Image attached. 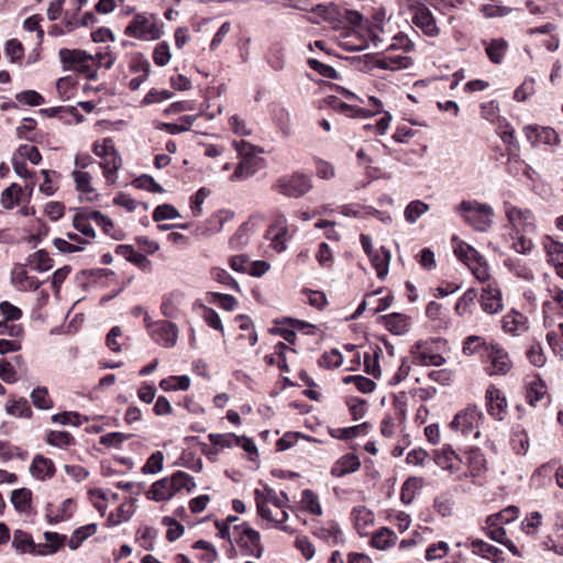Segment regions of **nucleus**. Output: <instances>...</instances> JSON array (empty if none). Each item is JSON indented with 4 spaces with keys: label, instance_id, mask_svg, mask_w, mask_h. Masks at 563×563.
Returning <instances> with one entry per match:
<instances>
[{
    "label": "nucleus",
    "instance_id": "44",
    "mask_svg": "<svg viewBox=\"0 0 563 563\" xmlns=\"http://www.w3.org/2000/svg\"><path fill=\"white\" fill-rule=\"evenodd\" d=\"M423 479L420 477H409L401 487L400 499L409 505L415 499L416 494L422 488Z\"/></svg>",
    "mask_w": 563,
    "mask_h": 563
},
{
    "label": "nucleus",
    "instance_id": "8",
    "mask_svg": "<svg viewBox=\"0 0 563 563\" xmlns=\"http://www.w3.org/2000/svg\"><path fill=\"white\" fill-rule=\"evenodd\" d=\"M233 532L236 533V544L244 549L247 554L257 559L262 556L263 547L258 531L253 529L249 523L243 522L241 525H234Z\"/></svg>",
    "mask_w": 563,
    "mask_h": 563
},
{
    "label": "nucleus",
    "instance_id": "15",
    "mask_svg": "<svg viewBox=\"0 0 563 563\" xmlns=\"http://www.w3.org/2000/svg\"><path fill=\"white\" fill-rule=\"evenodd\" d=\"M413 363L421 366H441L445 358L433 350V344L428 341H418L412 346Z\"/></svg>",
    "mask_w": 563,
    "mask_h": 563
},
{
    "label": "nucleus",
    "instance_id": "33",
    "mask_svg": "<svg viewBox=\"0 0 563 563\" xmlns=\"http://www.w3.org/2000/svg\"><path fill=\"white\" fill-rule=\"evenodd\" d=\"M386 329L396 335H402L410 329V318L402 313H389L383 317Z\"/></svg>",
    "mask_w": 563,
    "mask_h": 563
},
{
    "label": "nucleus",
    "instance_id": "27",
    "mask_svg": "<svg viewBox=\"0 0 563 563\" xmlns=\"http://www.w3.org/2000/svg\"><path fill=\"white\" fill-rule=\"evenodd\" d=\"M100 158H101V162L99 163V167L103 172V177H104L107 184L108 185L115 184V181L118 179V172H119L120 167L122 166V159H121V156L119 155L118 151L111 152L109 156L107 155V156H102Z\"/></svg>",
    "mask_w": 563,
    "mask_h": 563
},
{
    "label": "nucleus",
    "instance_id": "29",
    "mask_svg": "<svg viewBox=\"0 0 563 563\" xmlns=\"http://www.w3.org/2000/svg\"><path fill=\"white\" fill-rule=\"evenodd\" d=\"M351 516L358 534L361 537L367 536L369 528L375 521L373 511L365 506H357L353 508Z\"/></svg>",
    "mask_w": 563,
    "mask_h": 563
},
{
    "label": "nucleus",
    "instance_id": "46",
    "mask_svg": "<svg viewBox=\"0 0 563 563\" xmlns=\"http://www.w3.org/2000/svg\"><path fill=\"white\" fill-rule=\"evenodd\" d=\"M12 547L21 553L36 552V545L31 536L22 530H15L13 533Z\"/></svg>",
    "mask_w": 563,
    "mask_h": 563
},
{
    "label": "nucleus",
    "instance_id": "45",
    "mask_svg": "<svg viewBox=\"0 0 563 563\" xmlns=\"http://www.w3.org/2000/svg\"><path fill=\"white\" fill-rule=\"evenodd\" d=\"M300 506L305 511L316 516L322 515V507L319 501V496L311 489H303L301 493Z\"/></svg>",
    "mask_w": 563,
    "mask_h": 563
},
{
    "label": "nucleus",
    "instance_id": "22",
    "mask_svg": "<svg viewBox=\"0 0 563 563\" xmlns=\"http://www.w3.org/2000/svg\"><path fill=\"white\" fill-rule=\"evenodd\" d=\"M434 462L442 470L452 474L460 471L461 459L450 445H444L434 451Z\"/></svg>",
    "mask_w": 563,
    "mask_h": 563
},
{
    "label": "nucleus",
    "instance_id": "34",
    "mask_svg": "<svg viewBox=\"0 0 563 563\" xmlns=\"http://www.w3.org/2000/svg\"><path fill=\"white\" fill-rule=\"evenodd\" d=\"M466 466L472 477L484 474L487 470V461L484 453L479 449H471L466 454Z\"/></svg>",
    "mask_w": 563,
    "mask_h": 563
},
{
    "label": "nucleus",
    "instance_id": "62",
    "mask_svg": "<svg viewBox=\"0 0 563 563\" xmlns=\"http://www.w3.org/2000/svg\"><path fill=\"white\" fill-rule=\"evenodd\" d=\"M180 217L179 212L168 203L159 205L155 208L153 212V220L155 222H161L164 220H174Z\"/></svg>",
    "mask_w": 563,
    "mask_h": 563
},
{
    "label": "nucleus",
    "instance_id": "55",
    "mask_svg": "<svg viewBox=\"0 0 563 563\" xmlns=\"http://www.w3.org/2000/svg\"><path fill=\"white\" fill-rule=\"evenodd\" d=\"M547 394V386L541 380L532 382L527 388V401L530 406L536 407L537 404Z\"/></svg>",
    "mask_w": 563,
    "mask_h": 563
},
{
    "label": "nucleus",
    "instance_id": "9",
    "mask_svg": "<svg viewBox=\"0 0 563 563\" xmlns=\"http://www.w3.org/2000/svg\"><path fill=\"white\" fill-rule=\"evenodd\" d=\"M265 240L269 242V247L276 253H282L287 249V242L290 239L288 220L285 214L275 216L269 224Z\"/></svg>",
    "mask_w": 563,
    "mask_h": 563
},
{
    "label": "nucleus",
    "instance_id": "4",
    "mask_svg": "<svg viewBox=\"0 0 563 563\" xmlns=\"http://www.w3.org/2000/svg\"><path fill=\"white\" fill-rule=\"evenodd\" d=\"M456 210L475 230L486 231L493 224L494 210L489 205L468 200L462 201Z\"/></svg>",
    "mask_w": 563,
    "mask_h": 563
},
{
    "label": "nucleus",
    "instance_id": "52",
    "mask_svg": "<svg viewBox=\"0 0 563 563\" xmlns=\"http://www.w3.org/2000/svg\"><path fill=\"white\" fill-rule=\"evenodd\" d=\"M44 538L46 544L38 545V553L41 554H52L55 553L64 543L66 537L62 536L57 532H45Z\"/></svg>",
    "mask_w": 563,
    "mask_h": 563
},
{
    "label": "nucleus",
    "instance_id": "50",
    "mask_svg": "<svg viewBox=\"0 0 563 563\" xmlns=\"http://www.w3.org/2000/svg\"><path fill=\"white\" fill-rule=\"evenodd\" d=\"M32 493L27 488L15 489L11 494V503L20 512H25L31 508Z\"/></svg>",
    "mask_w": 563,
    "mask_h": 563
},
{
    "label": "nucleus",
    "instance_id": "28",
    "mask_svg": "<svg viewBox=\"0 0 563 563\" xmlns=\"http://www.w3.org/2000/svg\"><path fill=\"white\" fill-rule=\"evenodd\" d=\"M29 470L31 475L38 481L48 479L55 474V465L53 461L41 454H36L33 457Z\"/></svg>",
    "mask_w": 563,
    "mask_h": 563
},
{
    "label": "nucleus",
    "instance_id": "12",
    "mask_svg": "<svg viewBox=\"0 0 563 563\" xmlns=\"http://www.w3.org/2000/svg\"><path fill=\"white\" fill-rule=\"evenodd\" d=\"M187 307V296L179 289L165 294L162 298L161 312L169 319L181 317Z\"/></svg>",
    "mask_w": 563,
    "mask_h": 563
},
{
    "label": "nucleus",
    "instance_id": "36",
    "mask_svg": "<svg viewBox=\"0 0 563 563\" xmlns=\"http://www.w3.org/2000/svg\"><path fill=\"white\" fill-rule=\"evenodd\" d=\"M471 547L474 554L492 560L494 563H500L504 561L501 550L485 542L484 540L475 539L471 542Z\"/></svg>",
    "mask_w": 563,
    "mask_h": 563
},
{
    "label": "nucleus",
    "instance_id": "35",
    "mask_svg": "<svg viewBox=\"0 0 563 563\" xmlns=\"http://www.w3.org/2000/svg\"><path fill=\"white\" fill-rule=\"evenodd\" d=\"M372 266L376 271L377 277L384 279L388 274L390 252L385 246L377 249L372 255L368 256Z\"/></svg>",
    "mask_w": 563,
    "mask_h": 563
},
{
    "label": "nucleus",
    "instance_id": "47",
    "mask_svg": "<svg viewBox=\"0 0 563 563\" xmlns=\"http://www.w3.org/2000/svg\"><path fill=\"white\" fill-rule=\"evenodd\" d=\"M97 525L96 523H89L82 527H79L76 529L71 537L68 540V547L71 550H76L80 547V544L87 540L89 537L95 534L97 532Z\"/></svg>",
    "mask_w": 563,
    "mask_h": 563
},
{
    "label": "nucleus",
    "instance_id": "1",
    "mask_svg": "<svg viewBox=\"0 0 563 563\" xmlns=\"http://www.w3.org/2000/svg\"><path fill=\"white\" fill-rule=\"evenodd\" d=\"M256 510L258 517L267 527L277 528L284 532L292 533L294 530L286 525L289 518L287 512L289 497L285 492L277 493L274 488L264 485L262 489L254 490Z\"/></svg>",
    "mask_w": 563,
    "mask_h": 563
},
{
    "label": "nucleus",
    "instance_id": "11",
    "mask_svg": "<svg viewBox=\"0 0 563 563\" xmlns=\"http://www.w3.org/2000/svg\"><path fill=\"white\" fill-rule=\"evenodd\" d=\"M486 357L489 363V375H506L512 367L508 352L499 344L489 343Z\"/></svg>",
    "mask_w": 563,
    "mask_h": 563
},
{
    "label": "nucleus",
    "instance_id": "17",
    "mask_svg": "<svg viewBox=\"0 0 563 563\" xmlns=\"http://www.w3.org/2000/svg\"><path fill=\"white\" fill-rule=\"evenodd\" d=\"M71 176L76 185V190L79 192L81 200L91 202L98 199L99 194L92 184V175L90 172L75 169L71 173Z\"/></svg>",
    "mask_w": 563,
    "mask_h": 563
},
{
    "label": "nucleus",
    "instance_id": "48",
    "mask_svg": "<svg viewBox=\"0 0 563 563\" xmlns=\"http://www.w3.org/2000/svg\"><path fill=\"white\" fill-rule=\"evenodd\" d=\"M368 424L366 422L356 424L347 428H339L335 430H331L330 434L332 438L340 440H349L353 438H357L367 433Z\"/></svg>",
    "mask_w": 563,
    "mask_h": 563
},
{
    "label": "nucleus",
    "instance_id": "59",
    "mask_svg": "<svg viewBox=\"0 0 563 563\" xmlns=\"http://www.w3.org/2000/svg\"><path fill=\"white\" fill-rule=\"evenodd\" d=\"M132 185L137 189L147 190L150 192H163V187L155 181V179L146 174L136 177Z\"/></svg>",
    "mask_w": 563,
    "mask_h": 563
},
{
    "label": "nucleus",
    "instance_id": "19",
    "mask_svg": "<svg viewBox=\"0 0 563 563\" xmlns=\"http://www.w3.org/2000/svg\"><path fill=\"white\" fill-rule=\"evenodd\" d=\"M412 23L420 29L427 36L439 35V27L435 23L432 12L423 5L417 7L413 10Z\"/></svg>",
    "mask_w": 563,
    "mask_h": 563
},
{
    "label": "nucleus",
    "instance_id": "14",
    "mask_svg": "<svg viewBox=\"0 0 563 563\" xmlns=\"http://www.w3.org/2000/svg\"><path fill=\"white\" fill-rule=\"evenodd\" d=\"M178 334L179 330L176 323L167 320H159L153 324L150 335L155 343L169 349L176 345Z\"/></svg>",
    "mask_w": 563,
    "mask_h": 563
},
{
    "label": "nucleus",
    "instance_id": "18",
    "mask_svg": "<svg viewBox=\"0 0 563 563\" xmlns=\"http://www.w3.org/2000/svg\"><path fill=\"white\" fill-rule=\"evenodd\" d=\"M523 133L532 146L538 144L558 145L560 139L554 129L549 126L527 125Z\"/></svg>",
    "mask_w": 563,
    "mask_h": 563
},
{
    "label": "nucleus",
    "instance_id": "54",
    "mask_svg": "<svg viewBox=\"0 0 563 563\" xmlns=\"http://www.w3.org/2000/svg\"><path fill=\"white\" fill-rule=\"evenodd\" d=\"M428 210L429 205L421 200H413L405 209V219L409 223H416Z\"/></svg>",
    "mask_w": 563,
    "mask_h": 563
},
{
    "label": "nucleus",
    "instance_id": "21",
    "mask_svg": "<svg viewBox=\"0 0 563 563\" xmlns=\"http://www.w3.org/2000/svg\"><path fill=\"white\" fill-rule=\"evenodd\" d=\"M412 65L411 57L400 54H387L373 60V67L384 70L397 71L407 69Z\"/></svg>",
    "mask_w": 563,
    "mask_h": 563
},
{
    "label": "nucleus",
    "instance_id": "31",
    "mask_svg": "<svg viewBox=\"0 0 563 563\" xmlns=\"http://www.w3.org/2000/svg\"><path fill=\"white\" fill-rule=\"evenodd\" d=\"M75 510L76 501L73 498H66L55 509L48 508L46 512V518L51 525L58 523L71 518Z\"/></svg>",
    "mask_w": 563,
    "mask_h": 563
},
{
    "label": "nucleus",
    "instance_id": "42",
    "mask_svg": "<svg viewBox=\"0 0 563 563\" xmlns=\"http://www.w3.org/2000/svg\"><path fill=\"white\" fill-rule=\"evenodd\" d=\"M12 279L16 287L22 290H36L41 282L35 277L27 276L23 267H16L12 272Z\"/></svg>",
    "mask_w": 563,
    "mask_h": 563
},
{
    "label": "nucleus",
    "instance_id": "64",
    "mask_svg": "<svg viewBox=\"0 0 563 563\" xmlns=\"http://www.w3.org/2000/svg\"><path fill=\"white\" fill-rule=\"evenodd\" d=\"M544 249L552 263H561L563 261V244L547 238L544 241Z\"/></svg>",
    "mask_w": 563,
    "mask_h": 563
},
{
    "label": "nucleus",
    "instance_id": "16",
    "mask_svg": "<svg viewBox=\"0 0 563 563\" xmlns=\"http://www.w3.org/2000/svg\"><path fill=\"white\" fill-rule=\"evenodd\" d=\"M485 400L488 415L496 421H503L508 413V402L504 393L490 385L486 389Z\"/></svg>",
    "mask_w": 563,
    "mask_h": 563
},
{
    "label": "nucleus",
    "instance_id": "58",
    "mask_svg": "<svg viewBox=\"0 0 563 563\" xmlns=\"http://www.w3.org/2000/svg\"><path fill=\"white\" fill-rule=\"evenodd\" d=\"M5 411L10 416L29 418L31 416V409L25 399L20 400H8L5 404Z\"/></svg>",
    "mask_w": 563,
    "mask_h": 563
},
{
    "label": "nucleus",
    "instance_id": "57",
    "mask_svg": "<svg viewBox=\"0 0 563 563\" xmlns=\"http://www.w3.org/2000/svg\"><path fill=\"white\" fill-rule=\"evenodd\" d=\"M344 384H354L358 391L363 394L372 393L375 389V383L362 375H349L343 378Z\"/></svg>",
    "mask_w": 563,
    "mask_h": 563
},
{
    "label": "nucleus",
    "instance_id": "60",
    "mask_svg": "<svg viewBox=\"0 0 563 563\" xmlns=\"http://www.w3.org/2000/svg\"><path fill=\"white\" fill-rule=\"evenodd\" d=\"M194 115H183L179 119L178 123H164L163 129H165L170 134H179L186 131H189L195 122Z\"/></svg>",
    "mask_w": 563,
    "mask_h": 563
},
{
    "label": "nucleus",
    "instance_id": "61",
    "mask_svg": "<svg viewBox=\"0 0 563 563\" xmlns=\"http://www.w3.org/2000/svg\"><path fill=\"white\" fill-rule=\"evenodd\" d=\"M46 442L57 448H67L74 443V438L66 431H51Z\"/></svg>",
    "mask_w": 563,
    "mask_h": 563
},
{
    "label": "nucleus",
    "instance_id": "5",
    "mask_svg": "<svg viewBox=\"0 0 563 563\" xmlns=\"http://www.w3.org/2000/svg\"><path fill=\"white\" fill-rule=\"evenodd\" d=\"M454 254L472 272L474 277L481 283H487L490 279V269L486 260L477 250L465 242H460L454 249Z\"/></svg>",
    "mask_w": 563,
    "mask_h": 563
},
{
    "label": "nucleus",
    "instance_id": "38",
    "mask_svg": "<svg viewBox=\"0 0 563 563\" xmlns=\"http://www.w3.org/2000/svg\"><path fill=\"white\" fill-rule=\"evenodd\" d=\"M131 70L140 73L139 76L132 78L129 82V88L135 91L146 81L150 75V63L143 57H137L132 62Z\"/></svg>",
    "mask_w": 563,
    "mask_h": 563
},
{
    "label": "nucleus",
    "instance_id": "41",
    "mask_svg": "<svg viewBox=\"0 0 563 563\" xmlns=\"http://www.w3.org/2000/svg\"><path fill=\"white\" fill-rule=\"evenodd\" d=\"M508 49V43L504 38L492 40L485 48L486 55L494 64H500Z\"/></svg>",
    "mask_w": 563,
    "mask_h": 563
},
{
    "label": "nucleus",
    "instance_id": "26",
    "mask_svg": "<svg viewBox=\"0 0 563 563\" xmlns=\"http://www.w3.org/2000/svg\"><path fill=\"white\" fill-rule=\"evenodd\" d=\"M360 467L361 461L358 456L353 453H349L341 456L333 463L330 474L334 477H343L356 472Z\"/></svg>",
    "mask_w": 563,
    "mask_h": 563
},
{
    "label": "nucleus",
    "instance_id": "2",
    "mask_svg": "<svg viewBox=\"0 0 563 563\" xmlns=\"http://www.w3.org/2000/svg\"><path fill=\"white\" fill-rule=\"evenodd\" d=\"M196 487L194 477L183 471L175 472L169 477H164L153 483L146 493L148 499L156 503L172 499L181 489L191 492Z\"/></svg>",
    "mask_w": 563,
    "mask_h": 563
},
{
    "label": "nucleus",
    "instance_id": "40",
    "mask_svg": "<svg viewBox=\"0 0 563 563\" xmlns=\"http://www.w3.org/2000/svg\"><path fill=\"white\" fill-rule=\"evenodd\" d=\"M22 197V187L13 183L2 191L0 197V203L4 209H12L21 202Z\"/></svg>",
    "mask_w": 563,
    "mask_h": 563
},
{
    "label": "nucleus",
    "instance_id": "63",
    "mask_svg": "<svg viewBox=\"0 0 563 563\" xmlns=\"http://www.w3.org/2000/svg\"><path fill=\"white\" fill-rule=\"evenodd\" d=\"M512 450L517 454L525 455L529 450V437L526 430H518L511 438Z\"/></svg>",
    "mask_w": 563,
    "mask_h": 563
},
{
    "label": "nucleus",
    "instance_id": "7",
    "mask_svg": "<svg viewBox=\"0 0 563 563\" xmlns=\"http://www.w3.org/2000/svg\"><path fill=\"white\" fill-rule=\"evenodd\" d=\"M485 420L484 413L476 406H468L459 411L450 422V429L461 432L463 435H472L474 439L481 437L479 427Z\"/></svg>",
    "mask_w": 563,
    "mask_h": 563
},
{
    "label": "nucleus",
    "instance_id": "3",
    "mask_svg": "<svg viewBox=\"0 0 563 563\" xmlns=\"http://www.w3.org/2000/svg\"><path fill=\"white\" fill-rule=\"evenodd\" d=\"M164 24L155 13L137 12L124 29V35L139 41H156L164 34Z\"/></svg>",
    "mask_w": 563,
    "mask_h": 563
},
{
    "label": "nucleus",
    "instance_id": "10",
    "mask_svg": "<svg viewBox=\"0 0 563 563\" xmlns=\"http://www.w3.org/2000/svg\"><path fill=\"white\" fill-rule=\"evenodd\" d=\"M505 212L509 223L518 233H530L536 230V219L530 210L505 203Z\"/></svg>",
    "mask_w": 563,
    "mask_h": 563
},
{
    "label": "nucleus",
    "instance_id": "23",
    "mask_svg": "<svg viewBox=\"0 0 563 563\" xmlns=\"http://www.w3.org/2000/svg\"><path fill=\"white\" fill-rule=\"evenodd\" d=\"M258 152L249 154L247 156L240 157V162L231 176V180L246 178L255 174L262 167V158L257 155Z\"/></svg>",
    "mask_w": 563,
    "mask_h": 563
},
{
    "label": "nucleus",
    "instance_id": "20",
    "mask_svg": "<svg viewBox=\"0 0 563 563\" xmlns=\"http://www.w3.org/2000/svg\"><path fill=\"white\" fill-rule=\"evenodd\" d=\"M234 212L230 210H219L213 213L201 227L197 230L202 236H210L223 230L225 223L234 219Z\"/></svg>",
    "mask_w": 563,
    "mask_h": 563
},
{
    "label": "nucleus",
    "instance_id": "43",
    "mask_svg": "<svg viewBox=\"0 0 563 563\" xmlns=\"http://www.w3.org/2000/svg\"><path fill=\"white\" fill-rule=\"evenodd\" d=\"M519 509L516 506H508L497 514L490 515L486 519V525H506L515 521L518 518Z\"/></svg>",
    "mask_w": 563,
    "mask_h": 563
},
{
    "label": "nucleus",
    "instance_id": "53",
    "mask_svg": "<svg viewBox=\"0 0 563 563\" xmlns=\"http://www.w3.org/2000/svg\"><path fill=\"white\" fill-rule=\"evenodd\" d=\"M331 107L335 111H338V112H340V113H342V114H344V115H346L349 118H365V117L371 115L369 111L364 110V109L358 108V107H355V106L347 104V103L342 102V101H340L338 99H334L331 102Z\"/></svg>",
    "mask_w": 563,
    "mask_h": 563
},
{
    "label": "nucleus",
    "instance_id": "51",
    "mask_svg": "<svg viewBox=\"0 0 563 563\" xmlns=\"http://www.w3.org/2000/svg\"><path fill=\"white\" fill-rule=\"evenodd\" d=\"M190 386V378L187 375L169 376L159 383V387L165 391L187 390Z\"/></svg>",
    "mask_w": 563,
    "mask_h": 563
},
{
    "label": "nucleus",
    "instance_id": "39",
    "mask_svg": "<svg viewBox=\"0 0 563 563\" xmlns=\"http://www.w3.org/2000/svg\"><path fill=\"white\" fill-rule=\"evenodd\" d=\"M489 347V343L483 336L479 335H468L465 338L463 342V354L466 356H473L476 354H487Z\"/></svg>",
    "mask_w": 563,
    "mask_h": 563
},
{
    "label": "nucleus",
    "instance_id": "32",
    "mask_svg": "<svg viewBox=\"0 0 563 563\" xmlns=\"http://www.w3.org/2000/svg\"><path fill=\"white\" fill-rule=\"evenodd\" d=\"M91 210L79 211L74 216L73 225L74 228L84 235V242L90 243L95 239L96 233L92 227V217H90Z\"/></svg>",
    "mask_w": 563,
    "mask_h": 563
},
{
    "label": "nucleus",
    "instance_id": "6",
    "mask_svg": "<svg viewBox=\"0 0 563 563\" xmlns=\"http://www.w3.org/2000/svg\"><path fill=\"white\" fill-rule=\"evenodd\" d=\"M312 189V179L303 173H292L279 177L273 190L288 198H300Z\"/></svg>",
    "mask_w": 563,
    "mask_h": 563
},
{
    "label": "nucleus",
    "instance_id": "24",
    "mask_svg": "<svg viewBox=\"0 0 563 563\" xmlns=\"http://www.w3.org/2000/svg\"><path fill=\"white\" fill-rule=\"evenodd\" d=\"M482 309L490 314L497 313L503 309V300L500 290L488 284L483 288L481 295Z\"/></svg>",
    "mask_w": 563,
    "mask_h": 563
},
{
    "label": "nucleus",
    "instance_id": "56",
    "mask_svg": "<svg viewBox=\"0 0 563 563\" xmlns=\"http://www.w3.org/2000/svg\"><path fill=\"white\" fill-rule=\"evenodd\" d=\"M14 153L16 154L18 158L25 162L29 161L33 165H37L42 159L37 147L31 144L20 145Z\"/></svg>",
    "mask_w": 563,
    "mask_h": 563
},
{
    "label": "nucleus",
    "instance_id": "49",
    "mask_svg": "<svg viewBox=\"0 0 563 563\" xmlns=\"http://www.w3.org/2000/svg\"><path fill=\"white\" fill-rule=\"evenodd\" d=\"M477 297L478 295L475 289H467L455 305L456 313L459 316H465L467 313H471L473 308L475 307Z\"/></svg>",
    "mask_w": 563,
    "mask_h": 563
},
{
    "label": "nucleus",
    "instance_id": "13",
    "mask_svg": "<svg viewBox=\"0 0 563 563\" xmlns=\"http://www.w3.org/2000/svg\"><path fill=\"white\" fill-rule=\"evenodd\" d=\"M261 223V218L257 216L249 218L244 221L236 231L229 239V249L232 251H241L245 249L251 236L256 232Z\"/></svg>",
    "mask_w": 563,
    "mask_h": 563
},
{
    "label": "nucleus",
    "instance_id": "37",
    "mask_svg": "<svg viewBox=\"0 0 563 563\" xmlns=\"http://www.w3.org/2000/svg\"><path fill=\"white\" fill-rule=\"evenodd\" d=\"M396 533L386 527L378 529L372 537L371 544L380 551H385L397 543Z\"/></svg>",
    "mask_w": 563,
    "mask_h": 563
},
{
    "label": "nucleus",
    "instance_id": "30",
    "mask_svg": "<svg viewBox=\"0 0 563 563\" xmlns=\"http://www.w3.org/2000/svg\"><path fill=\"white\" fill-rule=\"evenodd\" d=\"M59 59L64 64L65 68H76L82 63H96V58L81 49H59Z\"/></svg>",
    "mask_w": 563,
    "mask_h": 563
},
{
    "label": "nucleus",
    "instance_id": "25",
    "mask_svg": "<svg viewBox=\"0 0 563 563\" xmlns=\"http://www.w3.org/2000/svg\"><path fill=\"white\" fill-rule=\"evenodd\" d=\"M501 323L504 331L512 335H521L529 329L527 317L518 311H510L505 314Z\"/></svg>",
    "mask_w": 563,
    "mask_h": 563
}]
</instances>
